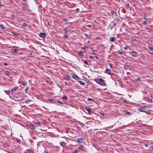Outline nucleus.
Here are the masks:
<instances>
[{
	"instance_id": "f257e3e1",
	"label": "nucleus",
	"mask_w": 153,
	"mask_h": 153,
	"mask_svg": "<svg viewBox=\"0 0 153 153\" xmlns=\"http://www.w3.org/2000/svg\"><path fill=\"white\" fill-rule=\"evenodd\" d=\"M98 82L100 85H104L105 84V83L104 82V80L101 78L99 79Z\"/></svg>"
},
{
	"instance_id": "f03ea898",
	"label": "nucleus",
	"mask_w": 153,
	"mask_h": 153,
	"mask_svg": "<svg viewBox=\"0 0 153 153\" xmlns=\"http://www.w3.org/2000/svg\"><path fill=\"white\" fill-rule=\"evenodd\" d=\"M148 107L147 106H143L141 107H140L138 108V110L140 111L141 112H144L145 110L144 109V108L145 107Z\"/></svg>"
},
{
	"instance_id": "7ed1b4c3",
	"label": "nucleus",
	"mask_w": 153,
	"mask_h": 153,
	"mask_svg": "<svg viewBox=\"0 0 153 153\" xmlns=\"http://www.w3.org/2000/svg\"><path fill=\"white\" fill-rule=\"evenodd\" d=\"M39 35L40 37L42 38L45 37L46 36V34L44 33H40Z\"/></svg>"
},
{
	"instance_id": "20e7f679",
	"label": "nucleus",
	"mask_w": 153,
	"mask_h": 153,
	"mask_svg": "<svg viewBox=\"0 0 153 153\" xmlns=\"http://www.w3.org/2000/svg\"><path fill=\"white\" fill-rule=\"evenodd\" d=\"M18 87L17 86H15L14 88L12 89L11 90V91L12 92H15L16 91V90L17 89V88H18Z\"/></svg>"
},
{
	"instance_id": "39448f33",
	"label": "nucleus",
	"mask_w": 153,
	"mask_h": 153,
	"mask_svg": "<svg viewBox=\"0 0 153 153\" xmlns=\"http://www.w3.org/2000/svg\"><path fill=\"white\" fill-rule=\"evenodd\" d=\"M60 143L61 146L63 147L65 146L66 144V143L65 142H60Z\"/></svg>"
},
{
	"instance_id": "423d86ee",
	"label": "nucleus",
	"mask_w": 153,
	"mask_h": 153,
	"mask_svg": "<svg viewBox=\"0 0 153 153\" xmlns=\"http://www.w3.org/2000/svg\"><path fill=\"white\" fill-rule=\"evenodd\" d=\"M5 93L7 94V95H9V97L11 98V96L10 95V90H8V91H4Z\"/></svg>"
},
{
	"instance_id": "0eeeda50",
	"label": "nucleus",
	"mask_w": 153,
	"mask_h": 153,
	"mask_svg": "<svg viewBox=\"0 0 153 153\" xmlns=\"http://www.w3.org/2000/svg\"><path fill=\"white\" fill-rule=\"evenodd\" d=\"M85 108L88 111V114H90L91 113L90 109L89 108L87 107H86Z\"/></svg>"
},
{
	"instance_id": "6e6552de",
	"label": "nucleus",
	"mask_w": 153,
	"mask_h": 153,
	"mask_svg": "<svg viewBox=\"0 0 153 153\" xmlns=\"http://www.w3.org/2000/svg\"><path fill=\"white\" fill-rule=\"evenodd\" d=\"M83 139L82 138H80L78 139L77 140V142L79 143H81L83 141Z\"/></svg>"
},
{
	"instance_id": "1a4fd4ad",
	"label": "nucleus",
	"mask_w": 153,
	"mask_h": 153,
	"mask_svg": "<svg viewBox=\"0 0 153 153\" xmlns=\"http://www.w3.org/2000/svg\"><path fill=\"white\" fill-rule=\"evenodd\" d=\"M131 55L133 56H136L137 55V53L133 51L131 53Z\"/></svg>"
},
{
	"instance_id": "9d476101",
	"label": "nucleus",
	"mask_w": 153,
	"mask_h": 153,
	"mask_svg": "<svg viewBox=\"0 0 153 153\" xmlns=\"http://www.w3.org/2000/svg\"><path fill=\"white\" fill-rule=\"evenodd\" d=\"M29 127L32 129H34L35 128V126L33 125H29Z\"/></svg>"
},
{
	"instance_id": "9b49d317",
	"label": "nucleus",
	"mask_w": 153,
	"mask_h": 153,
	"mask_svg": "<svg viewBox=\"0 0 153 153\" xmlns=\"http://www.w3.org/2000/svg\"><path fill=\"white\" fill-rule=\"evenodd\" d=\"M105 72L108 74H110L111 73V71L109 69H106L105 70Z\"/></svg>"
},
{
	"instance_id": "f8f14e48",
	"label": "nucleus",
	"mask_w": 153,
	"mask_h": 153,
	"mask_svg": "<svg viewBox=\"0 0 153 153\" xmlns=\"http://www.w3.org/2000/svg\"><path fill=\"white\" fill-rule=\"evenodd\" d=\"M73 78L77 80H78L79 79V77L75 75H73Z\"/></svg>"
},
{
	"instance_id": "ddd939ff",
	"label": "nucleus",
	"mask_w": 153,
	"mask_h": 153,
	"mask_svg": "<svg viewBox=\"0 0 153 153\" xmlns=\"http://www.w3.org/2000/svg\"><path fill=\"white\" fill-rule=\"evenodd\" d=\"M116 39V38L115 37H111L110 39V40L111 41H114Z\"/></svg>"
},
{
	"instance_id": "4468645a",
	"label": "nucleus",
	"mask_w": 153,
	"mask_h": 153,
	"mask_svg": "<svg viewBox=\"0 0 153 153\" xmlns=\"http://www.w3.org/2000/svg\"><path fill=\"white\" fill-rule=\"evenodd\" d=\"M125 112V114L128 115H130L131 114V112H128L127 111H126Z\"/></svg>"
},
{
	"instance_id": "2eb2a0df",
	"label": "nucleus",
	"mask_w": 153,
	"mask_h": 153,
	"mask_svg": "<svg viewBox=\"0 0 153 153\" xmlns=\"http://www.w3.org/2000/svg\"><path fill=\"white\" fill-rule=\"evenodd\" d=\"M82 85H84L85 84V82H84L82 81H78Z\"/></svg>"
},
{
	"instance_id": "dca6fc26",
	"label": "nucleus",
	"mask_w": 153,
	"mask_h": 153,
	"mask_svg": "<svg viewBox=\"0 0 153 153\" xmlns=\"http://www.w3.org/2000/svg\"><path fill=\"white\" fill-rule=\"evenodd\" d=\"M144 112L146 113V114H148L149 115H150V113L149 112L147 111L146 110H145V111H144Z\"/></svg>"
},
{
	"instance_id": "f3484780",
	"label": "nucleus",
	"mask_w": 153,
	"mask_h": 153,
	"mask_svg": "<svg viewBox=\"0 0 153 153\" xmlns=\"http://www.w3.org/2000/svg\"><path fill=\"white\" fill-rule=\"evenodd\" d=\"M40 123L39 121L36 122L34 123L35 124H36L38 125H40Z\"/></svg>"
},
{
	"instance_id": "a211bd4d",
	"label": "nucleus",
	"mask_w": 153,
	"mask_h": 153,
	"mask_svg": "<svg viewBox=\"0 0 153 153\" xmlns=\"http://www.w3.org/2000/svg\"><path fill=\"white\" fill-rule=\"evenodd\" d=\"M31 101V100H27L25 101V103H29Z\"/></svg>"
},
{
	"instance_id": "6ab92c4d",
	"label": "nucleus",
	"mask_w": 153,
	"mask_h": 153,
	"mask_svg": "<svg viewBox=\"0 0 153 153\" xmlns=\"http://www.w3.org/2000/svg\"><path fill=\"white\" fill-rule=\"evenodd\" d=\"M58 102H59V103H60V104H61V105L62 106L64 105L63 103L62 102H61L59 101H58Z\"/></svg>"
},
{
	"instance_id": "aec40b11",
	"label": "nucleus",
	"mask_w": 153,
	"mask_h": 153,
	"mask_svg": "<svg viewBox=\"0 0 153 153\" xmlns=\"http://www.w3.org/2000/svg\"><path fill=\"white\" fill-rule=\"evenodd\" d=\"M0 27L1 28H2V29H4V26L3 25H2V24H0Z\"/></svg>"
},
{
	"instance_id": "412c9836",
	"label": "nucleus",
	"mask_w": 153,
	"mask_h": 153,
	"mask_svg": "<svg viewBox=\"0 0 153 153\" xmlns=\"http://www.w3.org/2000/svg\"><path fill=\"white\" fill-rule=\"evenodd\" d=\"M17 50L16 49L13 50L12 52L13 53H16L17 52Z\"/></svg>"
},
{
	"instance_id": "4be33fe9",
	"label": "nucleus",
	"mask_w": 153,
	"mask_h": 153,
	"mask_svg": "<svg viewBox=\"0 0 153 153\" xmlns=\"http://www.w3.org/2000/svg\"><path fill=\"white\" fill-rule=\"evenodd\" d=\"M5 73L6 74L8 75L10 73L8 71H6L5 72Z\"/></svg>"
},
{
	"instance_id": "5701e85b",
	"label": "nucleus",
	"mask_w": 153,
	"mask_h": 153,
	"mask_svg": "<svg viewBox=\"0 0 153 153\" xmlns=\"http://www.w3.org/2000/svg\"><path fill=\"white\" fill-rule=\"evenodd\" d=\"M143 24L144 25H146L147 24V22L146 21H144L143 22Z\"/></svg>"
},
{
	"instance_id": "b1692460",
	"label": "nucleus",
	"mask_w": 153,
	"mask_h": 153,
	"mask_svg": "<svg viewBox=\"0 0 153 153\" xmlns=\"http://www.w3.org/2000/svg\"><path fill=\"white\" fill-rule=\"evenodd\" d=\"M140 79L139 77H138L137 78V79H135V80L137 81H140Z\"/></svg>"
},
{
	"instance_id": "393cba45",
	"label": "nucleus",
	"mask_w": 153,
	"mask_h": 153,
	"mask_svg": "<svg viewBox=\"0 0 153 153\" xmlns=\"http://www.w3.org/2000/svg\"><path fill=\"white\" fill-rule=\"evenodd\" d=\"M149 49L151 51H153V48L152 47H149Z\"/></svg>"
},
{
	"instance_id": "a878e982",
	"label": "nucleus",
	"mask_w": 153,
	"mask_h": 153,
	"mask_svg": "<svg viewBox=\"0 0 153 153\" xmlns=\"http://www.w3.org/2000/svg\"><path fill=\"white\" fill-rule=\"evenodd\" d=\"M62 98L64 100H66L67 99V97L65 96H64Z\"/></svg>"
},
{
	"instance_id": "bb28decb",
	"label": "nucleus",
	"mask_w": 153,
	"mask_h": 153,
	"mask_svg": "<svg viewBox=\"0 0 153 153\" xmlns=\"http://www.w3.org/2000/svg\"><path fill=\"white\" fill-rule=\"evenodd\" d=\"M49 101L51 102H53V100L52 99H51V98H50L49 99Z\"/></svg>"
},
{
	"instance_id": "cd10ccee",
	"label": "nucleus",
	"mask_w": 153,
	"mask_h": 153,
	"mask_svg": "<svg viewBox=\"0 0 153 153\" xmlns=\"http://www.w3.org/2000/svg\"><path fill=\"white\" fill-rule=\"evenodd\" d=\"M126 6L128 8H130V5L129 4H126Z\"/></svg>"
},
{
	"instance_id": "c85d7f7f",
	"label": "nucleus",
	"mask_w": 153,
	"mask_h": 153,
	"mask_svg": "<svg viewBox=\"0 0 153 153\" xmlns=\"http://www.w3.org/2000/svg\"><path fill=\"white\" fill-rule=\"evenodd\" d=\"M22 84L23 85H25V86L26 85V83H25V82H22Z\"/></svg>"
},
{
	"instance_id": "c756f323",
	"label": "nucleus",
	"mask_w": 153,
	"mask_h": 153,
	"mask_svg": "<svg viewBox=\"0 0 153 153\" xmlns=\"http://www.w3.org/2000/svg\"><path fill=\"white\" fill-rule=\"evenodd\" d=\"M64 31L65 33H66L68 31V30L66 29V28L64 29Z\"/></svg>"
},
{
	"instance_id": "7c9ffc66",
	"label": "nucleus",
	"mask_w": 153,
	"mask_h": 153,
	"mask_svg": "<svg viewBox=\"0 0 153 153\" xmlns=\"http://www.w3.org/2000/svg\"><path fill=\"white\" fill-rule=\"evenodd\" d=\"M79 54L81 56H83V53L82 52H79Z\"/></svg>"
},
{
	"instance_id": "2f4dec72",
	"label": "nucleus",
	"mask_w": 153,
	"mask_h": 153,
	"mask_svg": "<svg viewBox=\"0 0 153 153\" xmlns=\"http://www.w3.org/2000/svg\"><path fill=\"white\" fill-rule=\"evenodd\" d=\"M83 148V147L82 146H80V147H79L78 148H79V149H82V148Z\"/></svg>"
},
{
	"instance_id": "473e14b6",
	"label": "nucleus",
	"mask_w": 153,
	"mask_h": 153,
	"mask_svg": "<svg viewBox=\"0 0 153 153\" xmlns=\"http://www.w3.org/2000/svg\"><path fill=\"white\" fill-rule=\"evenodd\" d=\"M82 48L84 50H85L88 48V47L85 46V47H83Z\"/></svg>"
},
{
	"instance_id": "72a5a7b5",
	"label": "nucleus",
	"mask_w": 153,
	"mask_h": 153,
	"mask_svg": "<svg viewBox=\"0 0 153 153\" xmlns=\"http://www.w3.org/2000/svg\"><path fill=\"white\" fill-rule=\"evenodd\" d=\"M63 21L64 22H67L68 21V20L65 19H63Z\"/></svg>"
},
{
	"instance_id": "f704fd0d",
	"label": "nucleus",
	"mask_w": 153,
	"mask_h": 153,
	"mask_svg": "<svg viewBox=\"0 0 153 153\" xmlns=\"http://www.w3.org/2000/svg\"><path fill=\"white\" fill-rule=\"evenodd\" d=\"M22 25L24 27H25L27 25L26 23H23L22 24Z\"/></svg>"
},
{
	"instance_id": "c9c22d12",
	"label": "nucleus",
	"mask_w": 153,
	"mask_h": 153,
	"mask_svg": "<svg viewBox=\"0 0 153 153\" xmlns=\"http://www.w3.org/2000/svg\"><path fill=\"white\" fill-rule=\"evenodd\" d=\"M92 25H87V27H88L91 28L92 27Z\"/></svg>"
},
{
	"instance_id": "e433bc0d",
	"label": "nucleus",
	"mask_w": 153,
	"mask_h": 153,
	"mask_svg": "<svg viewBox=\"0 0 153 153\" xmlns=\"http://www.w3.org/2000/svg\"><path fill=\"white\" fill-rule=\"evenodd\" d=\"M96 51H92V52H93V54H96Z\"/></svg>"
},
{
	"instance_id": "4c0bfd02",
	"label": "nucleus",
	"mask_w": 153,
	"mask_h": 153,
	"mask_svg": "<svg viewBox=\"0 0 153 153\" xmlns=\"http://www.w3.org/2000/svg\"><path fill=\"white\" fill-rule=\"evenodd\" d=\"M66 78L67 79H71V77L68 76H67L66 77Z\"/></svg>"
},
{
	"instance_id": "58836bf2",
	"label": "nucleus",
	"mask_w": 153,
	"mask_h": 153,
	"mask_svg": "<svg viewBox=\"0 0 153 153\" xmlns=\"http://www.w3.org/2000/svg\"><path fill=\"white\" fill-rule=\"evenodd\" d=\"M88 101H92L93 100L91 98H88Z\"/></svg>"
},
{
	"instance_id": "ea45409f",
	"label": "nucleus",
	"mask_w": 153,
	"mask_h": 153,
	"mask_svg": "<svg viewBox=\"0 0 153 153\" xmlns=\"http://www.w3.org/2000/svg\"><path fill=\"white\" fill-rule=\"evenodd\" d=\"M109 65L110 67L111 68H112V66H113V65L112 64H111V63H109Z\"/></svg>"
},
{
	"instance_id": "a19ab883",
	"label": "nucleus",
	"mask_w": 153,
	"mask_h": 153,
	"mask_svg": "<svg viewBox=\"0 0 153 153\" xmlns=\"http://www.w3.org/2000/svg\"><path fill=\"white\" fill-rule=\"evenodd\" d=\"M63 37L64 38H67L68 37V36L67 35H64Z\"/></svg>"
},
{
	"instance_id": "79ce46f5",
	"label": "nucleus",
	"mask_w": 153,
	"mask_h": 153,
	"mask_svg": "<svg viewBox=\"0 0 153 153\" xmlns=\"http://www.w3.org/2000/svg\"><path fill=\"white\" fill-rule=\"evenodd\" d=\"M28 151L29 153H33V152L32 151L29 150Z\"/></svg>"
},
{
	"instance_id": "37998d69",
	"label": "nucleus",
	"mask_w": 153,
	"mask_h": 153,
	"mask_svg": "<svg viewBox=\"0 0 153 153\" xmlns=\"http://www.w3.org/2000/svg\"><path fill=\"white\" fill-rule=\"evenodd\" d=\"M122 52H121V51H120V52H119L118 53L119 54H122Z\"/></svg>"
},
{
	"instance_id": "c03bdc74",
	"label": "nucleus",
	"mask_w": 153,
	"mask_h": 153,
	"mask_svg": "<svg viewBox=\"0 0 153 153\" xmlns=\"http://www.w3.org/2000/svg\"><path fill=\"white\" fill-rule=\"evenodd\" d=\"M84 62L86 64H87V61L85 60L84 61Z\"/></svg>"
},
{
	"instance_id": "a18cd8bd",
	"label": "nucleus",
	"mask_w": 153,
	"mask_h": 153,
	"mask_svg": "<svg viewBox=\"0 0 153 153\" xmlns=\"http://www.w3.org/2000/svg\"><path fill=\"white\" fill-rule=\"evenodd\" d=\"M144 145L145 146H146V147H147L148 146V145L147 144H145Z\"/></svg>"
},
{
	"instance_id": "49530a36",
	"label": "nucleus",
	"mask_w": 153,
	"mask_h": 153,
	"mask_svg": "<svg viewBox=\"0 0 153 153\" xmlns=\"http://www.w3.org/2000/svg\"><path fill=\"white\" fill-rule=\"evenodd\" d=\"M127 48V47H125L124 48V49H125V50H126V49Z\"/></svg>"
},
{
	"instance_id": "de8ad7c7",
	"label": "nucleus",
	"mask_w": 153,
	"mask_h": 153,
	"mask_svg": "<svg viewBox=\"0 0 153 153\" xmlns=\"http://www.w3.org/2000/svg\"><path fill=\"white\" fill-rule=\"evenodd\" d=\"M89 58H91V59H92L93 58V56H89Z\"/></svg>"
},
{
	"instance_id": "09e8293b",
	"label": "nucleus",
	"mask_w": 153,
	"mask_h": 153,
	"mask_svg": "<svg viewBox=\"0 0 153 153\" xmlns=\"http://www.w3.org/2000/svg\"><path fill=\"white\" fill-rule=\"evenodd\" d=\"M4 64L5 65H6V66L7 65V64L5 63H4Z\"/></svg>"
},
{
	"instance_id": "8fccbe9b",
	"label": "nucleus",
	"mask_w": 153,
	"mask_h": 153,
	"mask_svg": "<svg viewBox=\"0 0 153 153\" xmlns=\"http://www.w3.org/2000/svg\"><path fill=\"white\" fill-rule=\"evenodd\" d=\"M125 103H127V101L126 100H124V101Z\"/></svg>"
},
{
	"instance_id": "3c124183",
	"label": "nucleus",
	"mask_w": 153,
	"mask_h": 153,
	"mask_svg": "<svg viewBox=\"0 0 153 153\" xmlns=\"http://www.w3.org/2000/svg\"><path fill=\"white\" fill-rule=\"evenodd\" d=\"M2 6V4L0 2V6Z\"/></svg>"
},
{
	"instance_id": "603ef678",
	"label": "nucleus",
	"mask_w": 153,
	"mask_h": 153,
	"mask_svg": "<svg viewBox=\"0 0 153 153\" xmlns=\"http://www.w3.org/2000/svg\"><path fill=\"white\" fill-rule=\"evenodd\" d=\"M28 88H27V89H26V92H27V90H28Z\"/></svg>"
},
{
	"instance_id": "864d4df0",
	"label": "nucleus",
	"mask_w": 153,
	"mask_h": 153,
	"mask_svg": "<svg viewBox=\"0 0 153 153\" xmlns=\"http://www.w3.org/2000/svg\"><path fill=\"white\" fill-rule=\"evenodd\" d=\"M100 114H101L102 115H104V114H103V113H100Z\"/></svg>"
},
{
	"instance_id": "5fc2aeb1",
	"label": "nucleus",
	"mask_w": 153,
	"mask_h": 153,
	"mask_svg": "<svg viewBox=\"0 0 153 153\" xmlns=\"http://www.w3.org/2000/svg\"><path fill=\"white\" fill-rule=\"evenodd\" d=\"M85 35L86 36H87V34H85Z\"/></svg>"
},
{
	"instance_id": "6e6d98bb",
	"label": "nucleus",
	"mask_w": 153,
	"mask_h": 153,
	"mask_svg": "<svg viewBox=\"0 0 153 153\" xmlns=\"http://www.w3.org/2000/svg\"><path fill=\"white\" fill-rule=\"evenodd\" d=\"M89 42H90V41H88V42H87L88 43H89Z\"/></svg>"
},
{
	"instance_id": "4d7b16f0",
	"label": "nucleus",
	"mask_w": 153,
	"mask_h": 153,
	"mask_svg": "<svg viewBox=\"0 0 153 153\" xmlns=\"http://www.w3.org/2000/svg\"><path fill=\"white\" fill-rule=\"evenodd\" d=\"M74 152L77 153V151H74Z\"/></svg>"
},
{
	"instance_id": "13d9d810",
	"label": "nucleus",
	"mask_w": 153,
	"mask_h": 153,
	"mask_svg": "<svg viewBox=\"0 0 153 153\" xmlns=\"http://www.w3.org/2000/svg\"><path fill=\"white\" fill-rule=\"evenodd\" d=\"M22 0L25 1H26V0Z\"/></svg>"
},
{
	"instance_id": "bf43d9fd",
	"label": "nucleus",
	"mask_w": 153,
	"mask_h": 153,
	"mask_svg": "<svg viewBox=\"0 0 153 153\" xmlns=\"http://www.w3.org/2000/svg\"><path fill=\"white\" fill-rule=\"evenodd\" d=\"M152 151H153V147H152Z\"/></svg>"
},
{
	"instance_id": "052dcab7",
	"label": "nucleus",
	"mask_w": 153,
	"mask_h": 153,
	"mask_svg": "<svg viewBox=\"0 0 153 153\" xmlns=\"http://www.w3.org/2000/svg\"><path fill=\"white\" fill-rule=\"evenodd\" d=\"M126 66L127 67H129V65H126Z\"/></svg>"
},
{
	"instance_id": "680f3d73",
	"label": "nucleus",
	"mask_w": 153,
	"mask_h": 153,
	"mask_svg": "<svg viewBox=\"0 0 153 153\" xmlns=\"http://www.w3.org/2000/svg\"><path fill=\"white\" fill-rule=\"evenodd\" d=\"M79 10V9L78 8L76 9V10Z\"/></svg>"
},
{
	"instance_id": "e2e57ef3",
	"label": "nucleus",
	"mask_w": 153,
	"mask_h": 153,
	"mask_svg": "<svg viewBox=\"0 0 153 153\" xmlns=\"http://www.w3.org/2000/svg\"><path fill=\"white\" fill-rule=\"evenodd\" d=\"M96 58L97 59H98V57H96Z\"/></svg>"
},
{
	"instance_id": "0e129e2a",
	"label": "nucleus",
	"mask_w": 153,
	"mask_h": 153,
	"mask_svg": "<svg viewBox=\"0 0 153 153\" xmlns=\"http://www.w3.org/2000/svg\"><path fill=\"white\" fill-rule=\"evenodd\" d=\"M65 83H66L67 84V83H66V82H65Z\"/></svg>"
},
{
	"instance_id": "69168bd1",
	"label": "nucleus",
	"mask_w": 153,
	"mask_h": 153,
	"mask_svg": "<svg viewBox=\"0 0 153 153\" xmlns=\"http://www.w3.org/2000/svg\"><path fill=\"white\" fill-rule=\"evenodd\" d=\"M22 95L23 94V93H22Z\"/></svg>"
},
{
	"instance_id": "338daca9",
	"label": "nucleus",
	"mask_w": 153,
	"mask_h": 153,
	"mask_svg": "<svg viewBox=\"0 0 153 153\" xmlns=\"http://www.w3.org/2000/svg\"><path fill=\"white\" fill-rule=\"evenodd\" d=\"M90 1H92V0H90Z\"/></svg>"
},
{
	"instance_id": "774afa93",
	"label": "nucleus",
	"mask_w": 153,
	"mask_h": 153,
	"mask_svg": "<svg viewBox=\"0 0 153 153\" xmlns=\"http://www.w3.org/2000/svg\"><path fill=\"white\" fill-rule=\"evenodd\" d=\"M1 72V71H0V72Z\"/></svg>"
}]
</instances>
